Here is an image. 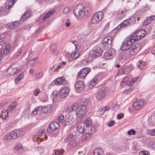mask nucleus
I'll list each match as a JSON object with an SVG mask.
<instances>
[{
    "mask_svg": "<svg viewBox=\"0 0 155 155\" xmlns=\"http://www.w3.org/2000/svg\"><path fill=\"white\" fill-rule=\"evenodd\" d=\"M38 110L40 111V106L39 107H36L35 109L33 110L32 113L36 115L38 113Z\"/></svg>",
    "mask_w": 155,
    "mask_h": 155,
    "instance_id": "61",
    "label": "nucleus"
},
{
    "mask_svg": "<svg viewBox=\"0 0 155 155\" xmlns=\"http://www.w3.org/2000/svg\"><path fill=\"white\" fill-rule=\"evenodd\" d=\"M76 106L77 104H74L72 106L67 107L65 111L68 113L72 112L75 109Z\"/></svg>",
    "mask_w": 155,
    "mask_h": 155,
    "instance_id": "34",
    "label": "nucleus"
},
{
    "mask_svg": "<svg viewBox=\"0 0 155 155\" xmlns=\"http://www.w3.org/2000/svg\"><path fill=\"white\" fill-rule=\"evenodd\" d=\"M91 31L90 30L88 31H86L83 32L82 33L80 34L78 36V38L80 39H81L89 35L91 33Z\"/></svg>",
    "mask_w": 155,
    "mask_h": 155,
    "instance_id": "27",
    "label": "nucleus"
},
{
    "mask_svg": "<svg viewBox=\"0 0 155 155\" xmlns=\"http://www.w3.org/2000/svg\"><path fill=\"white\" fill-rule=\"evenodd\" d=\"M14 151L15 153H22L23 152V149L21 144L18 143L16 144L14 148Z\"/></svg>",
    "mask_w": 155,
    "mask_h": 155,
    "instance_id": "22",
    "label": "nucleus"
},
{
    "mask_svg": "<svg viewBox=\"0 0 155 155\" xmlns=\"http://www.w3.org/2000/svg\"><path fill=\"white\" fill-rule=\"evenodd\" d=\"M43 72H41L35 74V78L37 79H39L41 78L43 76Z\"/></svg>",
    "mask_w": 155,
    "mask_h": 155,
    "instance_id": "49",
    "label": "nucleus"
},
{
    "mask_svg": "<svg viewBox=\"0 0 155 155\" xmlns=\"http://www.w3.org/2000/svg\"><path fill=\"white\" fill-rule=\"evenodd\" d=\"M105 95V91L104 88H101L99 89L96 94V98L99 100L103 99Z\"/></svg>",
    "mask_w": 155,
    "mask_h": 155,
    "instance_id": "13",
    "label": "nucleus"
},
{
    "mask_svg": "<svg viewBox=\"0 0 155 155\" xmlns=\"http://www.w3.org/2000/svg\"><path fill=\"white\" fill-rule=\"evenodd\" d=\"M84 85L82 81H78L75 84L76 89L78 91L82 90L84 88Z\"/></svg>",
    "mask_w": 155,
    "mask_h": 155,
    "instance_id": "21",
    "label": "nucleus"
},
{
    "mask_svg": "<svg viewBox=\"0 0 155 155\" xmlns=\"http://www.w3.org/2000/svg\"><path fill=\"white\" fill-rule=\"evenodd\" d=\"M19 70V69L16 67L13 68L11 67H9L7 69V72L8 74L7 75H8L9 76L12 75Z\"/></svg>",
    "mask_w": 155,
    "mask_h": 155,
    "instance_id": "16",
    "label": "nucleus"
},
{
    "mask_svg": "<svg viewBox=\"0 0 155 155\" xmlns=\"http://www.w3.org/2000/svg\"><path fill=\"white\" fill-rule=\"evenodd\" d=\"M66 82L64 78L62 77L58 78L54 80V83L56 85H64Z\"/></svg>",
    "mask_w": 155,
    "mask_h": 155,
    "instance_id": "20",
    "label": "nucleus"
},
{
    "mask_svg": "<svg viewBox=\"0 0 155 155\" xmlns=\"http://www.w3.org/2000/svg\"><path fill=\"white\" fill-rule=\"evenodd\" d=\"M126 56L123 54H120L118 55V59L120 61L123 62L126 59Z\"/></svg>",
    "mask_w": 155,
    "mask_h": 155,
    "instance_id": "42",
    "label": "nucleus"
},
{
    "mask_svg": "<svg viewBox=\"0 0 155 155\" xmlns=\"http://www.w3.org/2000/svg\"><path fill=\"white\" fill-rule=\"evenodd\" d=\"M69 93V90L67 88H64L60 90L59 95L61 97L64 98L67 96Z\"/></svg>",
    "mask_w": 155,
    "mask_h": 155,
    "instance_id": "17",
    "label": "nucleus"
},
{
    "mask_svg": "<svg viewBox=\"0 0 155 155\" xmlns=\"http://www.w3.org/2000/svg\"><path fill=\"white\" fill-rule=\"evenodd\" d=\"M114 14L119 19H121L125 15L123 11H118L115 12Z\"/></svg>",
    "mask_w": 155,
    "mask_h": 155,
    "instance_id": "31",
    "label": "nucleus"
},
{
    "mask_svg": "<svg viewBox=\"0 0 155 155\" xmlns=\"http://www.w3.org/2000/svg\"><path fill=\"white\" fill-rule=\"evenodd\" d=\"M143 31L142 30H139L138 31H135L134 33H132L129 37L131 39V40L134 43L135 41L139 40L140 39V34H141V32Z\"/></svg>",
    "mask_w": 155,
    "mask_h": 155,
    "instance_id": "9",
    "label": "nucleus"
},
{
    "mask_svg": "<svg viewBox=\"0 0 155 155\" xmlns=\"http://www.w3.org/2000/svg\"><path fill=\"white\" fill-rule=\"evenodd\" d=\"M40 111H41L42 113L45 114L50 113L52 110V106L51 105H49L48 106L46 107L40 106Z\"/></svg>",
    "mask_w": 155,
    "mask_h": 155,
    "instance_id": "15",
    "label": "nucleus"
},
{
    "mask_svg": "<svg viewBox=\"0 0 155 155\" xmlns=\"http://www.w3.org/2000/svg\"><path fill=\"white\" fill-rule=\"evenodd\" d=\"M66 62L62 61V62L59 63L58 65H56L57 66L58 68H60L63 67L66 64Z\"/></svg>",
    "mask_w": 155,
    "mask_h": 155,
    "instance_id": "60",
    "label": "nucleus"
},
{
    "mask_svg": "<svg viewBox=\"0 0 155 155\" xmlns=\"http://www.w3.org/2000/svg\"><path fill=\"white\" fill-rule=\"evenodd\" d=\"M103 51V50L100 47L96 46L94 48V49L90 52V55L92 58H96L101 55Z\"/></svg>",
    "mask_w": 155,
    "mask_h": 155,
    "instance_id": "6",
    "label": "nucleus"
},
{
    "mask_svg": "<svg viewBox=\"0 0 155 155\" xmlns=\"http://www.w3.org/2000/svg\"><path fill=\"white\" fill-rule=\"evenodd\" d=\"M10 46L8 44L5 45V49L1 48L0 49V60L5 55L8 54L11 50Z\"/></svg>",
    "mask_w": 155,
    "mask_h": 155,
    "instance_id": "12",
    "label": "nucleus"
},
{
    "mask_svg": "<svg viewBox=\"0 0 155 155\" xmlns=\"http://www.w3.org/2000/svg\"><path fill=\"white\" fill-rule=\"evenodd\" d=\"M76 114L78 118H81L85 114L87 111L86 107L84 105H81L78 106L77 104V106L75 108Z\"/></svg>",
    "mask_w": 155,
    "mask_h": 155,
    "instance_id": "2",
    "label": "nucleus"
},
{
    "mask_svg": "<svg viewBox=\"0 0 155 155\" xmlns=\"http://www.w3.org/2000/svg\"><path fill=\"white\" fill-rule=\"evenodd\" d=\"M38 58H36L31 59L30 61V64L31 65L33 66L35 63L36 61L37 60Z\"/></svg>",
    "mask_w": 155,
    "mask_h": 155,
    "instance_id": "59",
    "label": "nucleus"
},
{
    "mask_svg": "<svg viewBox=\"0 0 155 155\" xmlns=\"http://www.w3.org/2000/svg\"><path fill=\"white\" fill-rule=\"evenodd\" d=\"M6 34L3 33L0 35V45L4 46L5 45V43L3 40V38L6 36Z\"/></svg>",
    "mask_w": 155,
    "mask_h": 155,
    "instance_id": "33",
    "label": "nucleus"
},
{
    "mask_svg": "<svg viewBox=\"0 0 155 155\" xmlns=\"http://www.w3.org/2000/svg\"><path fill=\"white\" fill-rule=\"evenodd\" d=\"M48 18V17L45 14H44L41 15L40 17L38 19L39 20H41V22H44L45 21V20L46 18Z\"/></svg>",
    "mask_w": 155,
    "mask_h": 155,
    "instance_id": "48",
    "label": "nucleus"
},
{
    "mask_svg": "<svg viewBox=\"0 0 155 155\" xmlns=\"http://www.w3.org/2000/svg\"><path fill=\"white\" fill-rule=\"evenodd\" d=\"M97 81V77L94 78L89 84L88 87L92 88L94 86H95Z\"/></svg>",
    "mask_w": 155,
    "mask_h": 155,
    "instance_id": "28",
    "label": "nucleus"
},
{
    "mask_svg": "<svg viewBox=\"0 0 155 155\" xmlns=\"http://www.w3.org/2000/svg\"><path fill=\"white\" fill-rule=\"evenodd\" d=\"M155 20V15L151 16L149 17H147L143 22V25L146 26L148 25L151 22Z\"/></svg>",
    "mask_w": 155,
    "mask_h": 155,
    "instance_id": "19",
    "label": "nucleus"
},
{
    "mask_svg": "<svg viewBox=\"0 0 155 155\" xmlns=\"http://www.w3.org/2000/svg\"><path fill=\"white\" fill-rule=\"evenodd\" d=\"M104 16L103 13L101 12H98L92 17L91 23L93 24H96L99 22L102 19Z\"/></svg>",
    "mask_w": 155,
    "mask_h": 155,
    "instance_id": "5",
    "label": "nucleus"
},
{
    "mask_svg": "<svg viewBox=\"0 0 155 155\" xmlns=\"http://www.w3.org/2000/svg\"><path fill=\"white\" fill-rule=\"evenodd\" d=\"M128 19L129 20V25H133L136 22L135 18L134 17H132L130 18H128Z\"/></svg>",
    "mask_w": 155,
    "mask_h": 155,
    "instance_id": "44",
    "label": "nucleus"
},
{
    "mask_svg": "<svg viewBox=\"0 0 155 155\" xmlns=\"http://www.w3.org/2000/svg\"><path fill=\"white\" fill-rule=\"evenodd\" d=\"M20 23L18 21H16L11 23H8L6 25L7 28L12 29L15 28L18 26Z\"/></svg>",
    "mask_w": 155,
    "mask_h": 155,
    "instance_id": "18",
    "label": "nucleus"
},
{
    "mask_svg": "<svg viewBox=\"0 0 155 155\" xmlns=\"http://www.w3.org/2000/svg\"><path fill=\"white\" fill-rule=\"evenodd\" d=\"M145 104V101L143 99H140L134 103L133 104L134 109L138 110L141 108Z\"/></svg>",
    "mask_w": 155,
    "mask_h": 155,
    "instance_id": "14",
    "label": "nucleus"
},
{
    "mask_svg": "<svg viewBox=\"0 0 155 155\" xmlns=\"http://www.w3.org/2000/svg\"><path fill=\"white\" fill-rule=\"evenodd\" d=\"M72 121L69 118H67L65 119L63 123L64 125H68L71 124Z\"/></svg>",
    "mask_w": 155,
    "mask_h": 155,
    "instance_id": "47",
    "label": "nucleus"
},
{
    "mask_svg": "<svg viewBox=\"0 0 155 155\" xmlns=\"http://www.w3.org/2000/svg\"><path fill=\"white\" fill-rule=\"evenodd\" d=\"M44 149L43 147H38V151L40 154H42L44 152Z\"/></svg>",
    "mask_w": 155,
    "mask_h": 155,
    "instance_id": "62",
    "label": "nucleus"
},
{
    "mask_svg": "<svg viewBox=\"0 0 155 155\" xmlns=\"http://www.w3.org/2000/svg\"><path fill=\"white\" fill-rule=\"evenodd\" d=\"M148 121L150 125L155 126V113L149 118Z\"/></svg>",
    "mask_w": 155,
    "mask_h": 155,
    "instance_id": "30",
    "label": "nucleus"
},
{
    "mask_svg": "<svg viewBox=\"0 0 155 155\" xmlns=\"http://www.w3.org/2000/svg\"><path fill=\"white\" fill-rule=\"evenodd\" d=\"M140 155H150L149 154L148 152L147 151H142L139 153Z\"/></svg>",
    "mask_w": 155,
    "mask_h": 155,
    "instance_id": "64",
    "label": "nucleus"
},
{
    "mask_svg": "<svg viewBox=\"0 0 155 155\" xmlns=\"http://www.w3.org/2000/svg\"><path fill=\"white\" fill-rule=\"evenodd\" d=\"M17 0H9L5 4V8L7 9L12 8V6L16 2Z\"/></svg>",
    "mask_w": 155,
    "mask_h": 155,
    "instance_id": "26",
    "label": "nucleus"
},
{
    "mask_svg": "<svg viewBox=\"0 0 155 155\" xmlns=\"http://www.w3.org/2000/svg\"><path fill=\"white\" fill-rule=\"evenodd\" d=\"M96 130L94 127L91 126V127H85V133L90 135H91L93 133L95 132Z\"/></svg>",
    "mask_w": 155,
    "mask_h": 155,
    "instance_id": "25",
    "label": "nucleus"
},
{
    "mask_svg": "<svg viewBox=\"0 0 155 155\" xmlns=\"http://www.w3.org/2000/svg\"><path fill=\"white\" fill-rule=\"evenodd\" d=\"M17 105V103L16 102L12 103L8 107V110L11 111L14 110L16 107Z\"/></svg>",
    "mask_w": 155,
    "mask_h": 155,
    "instance_id": "36",
    "label": "nucleus"
},
{
    "mask_svg": "<svg viewBox=\"0 0 155 155\" xmlns=\"http://www.w3.org/2000/svg\"><path fill=\"white\" fill-rule=\"evenodd\" d=\"M112 38L110 37L104 38L102 42L104 49H107L112 47Z\"/></svg>",
    "mask_w": 155,
    "mask_h": 155,
    "instance_id": "7",
    "label": "nucleus"
},
{
    "mask_svg": "<svg viewBox=\"0 0 155 155\" xmlns=\"http://www.w3.org/2000/svg\"><path fill=\"white\" fill-rule=\"evenodd\" d=\"M22 51V50L21 48H20L18 49L17 51L15 53V56L16 57H18L21 53Z\"/></svg>",
    "mask_w": 155,
    "mask_h": 155,
    "instance_id": "58",
    "label": "nucleus"
},
{
    "mask_svg": "<svg viewBox=\"0 0 155 155\" xmlns=\"http://www.w3.org/2000/svg\"><path fill=\"white\" fill-rule=\"evenodd\" d=\"M74 139L72 134H70L68 135L66 138L64 140V141L65 143L67 142L70 140Z\"/></svg>",
    "mask_w": 155,
    "mask_h": 155,
    "instance_id": "52",
    "label": "nucleus"
},
{
    "mask_svg": "<svg viewBox=\"0 0 155 155\" xmlns=\"http://www.w3.org/2000/svg\"><path fill=\"white\" fill-rule=\"evenodd\" d=\"M15 132L14 133V134H15V139L18 137H21L23 136L25 134L24 131L20 130H14Z\"/></svg>",
    "mask_w": 155,
    "mask_h": 155,
    "instance_id": "24",
    "label": "nucleus"
},
{
    "mask_svg": "<svg viewBox=\"0 0 155 155\" xmlns=\"http://www.w3.org/2000/svg\"><path fill=\"white\" fill-rule=\"evenodd\" d=\"M91 137V135L89 134L85 133V134L80 137L81 140L83 142H85L88 139Z\"/></svg>",
    "mask_w": 155,
    "mask_h": 155,
    "instance_id": "35",
    "label": "nucleus"
},
{
    "mask_svg": "<svg viewBox=\"0 0 155 155\" xmlns=\"http://www.w3.org/2000/svg\"><path fill=\"white\" fill-rule=\"evenodd\" d=\"M4 139L5 140L8 141L11 140H13L10 132L5 136Z\"/></svg>",
    "mask_w": 155,
    "mask_h": 155,
    "instance_id": "40",
    "label": "nucleus"
},
{
    "mask_svg": "<svg viewBox=\"0 0 155 155\" xmlns=\"http://www.w3.org/2000/svg\"><path fill=\"white\" fill-rule=\"evenodd\" d=\"M8 13L6 12L4 9L2 8H0V15H7Z\"/></svg>",
    "mask_w": 155,
    "mask_h": 155,
    "instance_id": "54",
    "label": "nucleus"
},
{
    "mask_svg": "<svg viewBox=\"0 0 155 155\" xmlns=\"http://www.w3.org/2000/svg\"><path fill=\"white\" fill-rule=\"evenodd\" d=\"M141 46L140 44L138 42L133 44L129 50V54L131 55L136 54L141 49Z\"/></svg>",
    "mask_w": 155,
    "mask_h": 155,
    "instance_id": "4",
    "label": "nucleus"
},
{
    "mask_svg": "<svg viewBox=\"0 0 155 155\" xmlns=\"http://www.w3.org/2000/svg\"><path fill=\"white\" fill-rule=\"evenodd\" d=\"M116 54L115 50L112 48L106 51L104 54V57L105 59L110 60L115 56Z\"/></svg>",
    "mask_w": 155,
    "mask_h": 155,
    "instance_id": "8",
    "label": "nucleus"
},
{
    "mask_svg": "<svg viewBox=\"0 0 155 155\" xmlns=\"http://www.w3.org/2000/svg\"><path fill=\"white\" fill-rule=\"evenodd\" d=\"M59 127L60 125L58 123L56 122H54L49 124V127L47 129V132L49 133L59 128Z\"/></svg>",
    "mask_w": 155,
    "mask_h": 155,
    "instance_id": "11",
    "label": "nucleus"
},
{
    "mask_svg": "<svg viewBox=\"0 0 155 155\" xmlns=\"http://www.w3.org/2000/svg\"><path fill=\"white\" fill-rule=\"evenodd\" d=\"M127 134L129 135H134L136 133V131L133 129L127 131Z\"/></svg>",
    "mask_w": 155,
    "mask_h": 155,
    "instance_id": "57",
    "label": "nucleus"
},
{
    "mask_svg": "<svg viewBox=\"0 0 155 155\" xmlns=\"http://www.w3.org/2000/svg\"><path fill=\"white\" fill-rule=\"evenodd\" d=\"M149 146L150 148L155 149V142L154 141L150 140L149 143Z\"/></svg>",
    "mask_w": 155,
    "mask_h": 155,
    "instance_id": "46",
    "label": "nucleus"
},
{
    "mask_svg": "<svg viewBox=\"0 0 155 155\" xmlns=\"http://www.w3.org/2000/svg\"><path fill=\"white\" fill-rule=\"evenodd\" d=\"M73 12L76 16L81 17L87 16L91 12L89 8L87 7H84L82 4L76 6L74 8Z\"/></svg>",
    "mask_w": 155,
    "mask_h": 155,
    "instance_id": "1",
    "label": "nucleus"
},
{
    "mask_svg": "<svg viewBox=\"0 0 155 155\" xmlns=\"http://www.w3.org/2000/svg\"><path fill=\"white\" fill-rule=\"evenodd\" d=\"M122 28V26H121L120 25H119L118 26L114 28L113 30V31L114 33H117L119 32V31L121 30Z\"/></svg>",
    "mask_w": 155,
    "mask_h": 155,
    "instance_id": "51",
    "label": "nucleus"
},
{
    "mask_svg": "<svg viewBox=\"0 0 155 155\" xmlns=\"http://www.w3.org/2000/svg\"><path fill=\"white\" fill-rule=\"evenodd\" d=\"M78 144V143L76 142L74 139L71 140L69 143V145L72 147H75Z\"/></svg>",
    "mask_w": 155,
    "mask_h": 155,
    "instance_id": "43",
    "label": "nucleus"
},
{
    "mask_svg": "<svg viewBox=\"0 0 155 155\" xmlns=\"http://www.w3.org/2000/svg\"><path fill=\"white\" fill-rule=\"evenodd\" d=\"M145 64V63L142 61H138L137 64L138 68L140 69H144Z\"/></svg>",
    "mask_w": 155,
    "mask_h": 155,
    "instance_id": "32",
    "label": "nucleus"
},
{
    "mask_svg": "<svg viewBox=\"0 0 155 155\" xmlns=\"http://www.w3.org/2000/svg\"><path fill=\"white\" fill-rule=\"evenodd\" d=\"M57 68H58L56 65H54L49 69V72H53V71H55Z\"/></svg>",
    "mask_w": 155,
    "mask_h": 155,
    "instance_id": "56",
    "label": "nucleus"
},
{
    "mask_svg": "<svg viewBox=\"0 0 155 155\" xmlns=\"http://www.w3.org/2000/svg\"><path fill=\"white\" fill-rule=\"evenodd\" d=\"M77 129L80 133H83L84 132H85V128L84 126L79 125L77 127Z\"/></svg>",
    "mask_w": 155,
    "mask_h": 155,
    "instance_id": "38",
    "label": "nucleus"
},
{
    "mask_svg": "<svg viewBox=\"0 0 155 155\" xmlns=\"http://www.w3.org/2000/svg\"><path fill=\"white\" fill-rule=\"evenodd\" d=\"M81 70H82L86 76L91 71V69L88 67L84 68H82Z\"/></svg>",
    "mask_w": 155,
    "mask_h": 155,
    "instance_id": "45",
    "label": "nucleus"
},
{
    "mask_svg": "<svg viewBox=\"0 0 155 155\" xmlns=\"http://www.w3.org/2000/svg\"><path fill=\"white\" fill-rule=\"evenodd\" d=\"M64 152V150H56L54 152L55 155H62Z\"/></svg>",
    "mask_w": 155,
    "mask_h": 155,
    "instance_id": "50",
    "label": "nucleus"
},
{
    "mask_svg": "<svg viewBox=\"0 0 155 155\" xmlns=\"http://www.w3.org/2000/svg\"><path fill=\"white\" fill-rule=\"evenodd\" d=\"M129 20L127 19L123 21L120 25L123 28L124 27H127L128 25H129Z\"/></svg>",
    "mask_w": 155,
    "mask_h": 155,
    "instance_id": "41",
    "label": "nucleus"
},
{
    "mask_svg": "<svg viewBox=\"0 0 155 155\" xmlns=\"http://www.w3.org/2000/svg\"><path fill=\"white\" fill-rule=\"evenodd\" d=\"M92 124V121L89 119H87L84 122V124L85 126V127H91Z\"/></svg>",
    "mask_w": 155,
    "mask_h": 155,
    "instance_id": "39",
    "label": "nucleus"
},
{
    "mask_svg": "<svg viewBox=\"0 0 155 155\" xmlns=\"http://www.w3.org/2000/svg\"><path fill=\"white\" fill-rule=\"evenodd\" d=\"M124 74H127L130 72V68L129 67H124L123 68Z\"/></svg>",
    "mask_w": 155,
    "mask_h": 155,
    "instance_id": "55",
    "label": "nucleus"
},
{
    "mask_svg": "<svg viewBox=\"0 0 155 155\" xmlns=\"http://www.w3.org/2000/svg\"><path fill=\"white\" fill-rule=\"evenodd\" d=\"M8 111L6 110H4L2 111V115L3 119H4V117H5V120L6 119L5 117H8Z\"/></svg>",
    "mask_w": 155,
    "mask_h": 155,
    "instance_id": "53",
    "label": "nucleus"
},
{
    "mask_svg": "<svg viewBox=\"0 0 155 155\" xmlns=\"http://www.w3.org/2000/svg\"><path fill=\"white\" fill-rule=\"evenodd\" d=\"M86 77L82 71V70H81L77 74V77L78 79H84Z\"/></svg>",
    "mask_w": 155,
    "mask_h": 155,
    "instance_id": "37",
    "label": "nucleus"
},
{
    "mask_svg": "<svg viewBox=\"0 0 155 155\" xmlns=\"http://www.w3.org/2000/svg\"><path fill=\"white\" fill-rule=\"evenodd\" d=\"M139 77H137L132 79H129L128 76H126L123 79L122 81V83H127L128 86L132 85L138 79Z\"/></svg>",
    "mask_w": 155,
    "mask_h": 155,
    "instance_id": "10",
    "label": "nucleus"
},
{
    "mask_svg": "<svg viewBox=\"0 0 155 155\" xmlns=\"http://www.w3.org/2000/svg\"><path fill=\"white\" fill-rule=\"evenodd\" d=\"M54 11L53 10H51L48 12L45 15L47 17H49L51 16L54 12Z\"/></svg>",
    "mask_w": 155,
    "mask_h": 155,
    "instance_id": "63",
    "label": "nucleus"
},
{
    "mask_svg": "<svg viewBox=\"0 0 155 155\" xmlns=\"http://www.w3.org/2000/svg\"><path fill=\"white\" fill-rule=\"evenodd\" d=\"M31 15V12L30 11H26L22 16L21 20L22 21H24L30 17Z\"/></svg>",
    "mask_w": 155,
    "mask_h": 155,
    "instance_id": "23",
    "label": "nucleus"
},
{
    "mask_svg": "<svg viewBox=\"0 0 155 155\" xmlns=\"http://www.w3.org/2000/svg\"><path fill=\"white\" fill-rule=\"evenodd\" d=\"M104 154L103 150L100 148H96L94 151V155H103Z\"/></svg>",
    "mask_w": 155,
    "mask_h": 155,
    "instance_id": "29",
    "label": "nucleus"
},
{
    "mask_svg": "<svg viewBox=\"0 0 155 155\" xmlns=\"http://www.w3.org/2000/svg\"><path fill=\"white\" fill-rule=\"evenodd\" d=\"M133 43L131 39L128 36L125 39L121 46L120 49L122 51L128 50Z\"/></svg>",
    "mask_w": 155,
    "mask_h": 155,
    "instance_id": "3",
    "label": "nucleus"
}]
</instances>
